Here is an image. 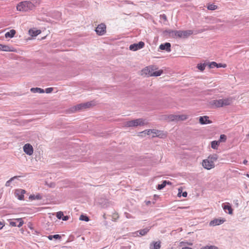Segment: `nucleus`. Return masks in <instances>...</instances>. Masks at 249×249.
I'll list each match as a JSON object with an SVG mask.
<instances>
[{
	"label": "nucleus",
	"mask_w": 249,
	"mask_h": 249,
	"mask_svg": "<svg viewBox=\"0 0 249 249\" xmlns=\"http://www.w3.org/2000/svg\"><path fill=\"white\" fill-rule=\"evenodd\" d=\"M31 91L33 93H44V90L43 89L39 88H33L31 89Z\"/></svg>",
	"instance_id": "nucleus-23"
},
{
	"label": "nucleus",
	"mask_w": 249,
	"mask_h": 249,
	"mask_svg": "<svg viewBox=\"0 0 249 249\" xmlns=\"http://www.w3.org/2000/svg\"><path fill=\"white\" fill-rule=\"evenodd\" d=\"M53 90V88H47L45 89V92L47 93H50L52 92Z\"/></svg>",
	"instance_id": "nucleus-40"
},
{
	"label": "nucleus",
	"mask_w": 249,
	"mask_h": 249,
	"mask_svg": "<svg viewBox=\"0 0 249 249\" xmlns=\"http://www.w3.org/2000/svg\"><path fill=\"white\" fill-rule=\"evenodd\" d=\"M220 142L218 141H213L211 142V147L213 149H217Z\"/></svg>",
	"instance_id": "nucleus-27"
},
{
	"label": "nucleus",
	"mask_w": 249,
	"mask_h": 249,
	"mask_svg": "<svg viewBox=\"0 0 249 249\" xmlns=\"http://www.w3.org/2000/svg\"><path fill=\"white\" fill-rule=\"evenodd\" d=\"M201 249H218V248L214 246H206L202 247Z\"/></svg>",
	"instance_id": "nucleus-37"
},
{
	"label": "nucleus",
	"mask_w": 249,
	"mask_h": 249,
	"mask_svg": "<svg viewBox=\"0 0 249 249\" xmlns=\"http://www.w3.org/2000/svg\"><path fill=\"white\" fill-rule=\"evenodd\" d=\"M40 33V31L38 30L30 29L29 34L32 36H36Z\"/></svg>",
	"instance_id": "nucleus-22"
},
{
	"label": "nucleus",
	"mask_w": 249,
	"mask_h": 249,
	"mask_svg": "<svg viewBox=\"0 0 249 249\" xmlns=\"http://www.w3.org/2000/svg\"><path fill=\"white\" fill-rule=\"evenodd\" d=\"M35 8V4L30 1H21L17 6V10L22 12H27L33 10Z\"/></svg>",
	"instance_id": "nucleus-2"
},
{
	"label": "nucleus",
	"mask_w": 249,
	"mask_h": 249,
	"mask_svg": "<svg viewBox=\"0 0 249 249\" xmlns=\"http://www.w3.org/2000/svg\"><path fill=\"white\" fill-rule=\"evenodd\" d=\"M217 68H226V64H223L221 63H217V66H216Z\"/></svg>",
	"instance_id": "nucleus-42"
},
{
	"label": "nucleus",
	"mask_w": 249,
	"mask_h": 249,
	"mask_svg": "<svg viewBox=\"0 0 249 249\" xmlns=\"http://www.w3.org/2000/svg\"><path fill=\"white\" fill-rule=\"evenodd\" d=\"M207 8L209 10H214L217 8V6L215 5H214L213 4H209L207 6Z\"/></svg>",
	"instance_id": "nucleus-32"
},
{
	"label": "nucleus",
	"mask_w": 249,
	"mask_h": 249,
	"mask_svg": "<svg viewBox=\"0 0 249 249\" xmlns=\"http://www.w3.org/2000/svg\"><path fill=\"white\" fill-rule=\"evenodd\" d=\"M16 178H17L16 176L11 178L9 180H8L7 181H6V182L5 183V186L7 187L10 186V183L11 182V181H13Z\"/></svg>",
	"instance_id": "nucleus-35"
},
{
	"label": "nucleus",
	"mask_w": 249,
	"mask_h": 249,
	"mask_svg": "<svg viewBox=\"0 0 249 249\" xmlns=\"http://www.w3.org/2000/svg\"><path fill=\"white\" fill-rule=\"evenodd\" d=\"M205 66H206V64H205V63H204V64H198L197 65V68L200 71H203L205 69Z\"/></svg>",
	"instance_id": "nucleus-31"
},
{
	"label": "nucleus",
	"mask_w": 249,
	"mask_h": 249,
	"mask_svg": "<svg viewBox=\"0 0 249 249\" xmlns=\"http://www.w3.org/2000/svg\"><path fill=\"white\" fill-rule=\"evenodd\" d=\"M163 17L164 18L166 19V16L165 15H163Z\"/></svg>",
	"instance_id": "nucleus-52"
},
{
	"label": "nucleus",
	"mask_w": 249,
	"mask_h": 249,
	"mask_svg": "<svg viewBox=\"0 0 249 249\" xmlns=\"http://www.w3.org/2000/svg\"><path fill=\"white\" fill-rule=\"evenodd\" d=\"M181 193H182V190L181 189H178V196H181Z\"/></svg>",
	"instance_id": "nucleus-47"
},
{
	"label": "nucleus",
	"mask_w": 249,
	"mask_h": 249,
	"mask_svg": "<svg viewBox=\"0 0 249 249\" xmlns=\"http://www.w3.org/2000/svg\"><path fill=\"white\" fill-rule=\"evenodd\" d=\"M91 106V103L89 102H87L85 103H82L78 104L75 106H74L72 108V111H78L85 108H87Z\"/></svg>",
	"instance_id": "nucleus-6"
},
{
	"label": "nucleus",
	"mask_w": 249,
	"mask_h": 249,
	"mask_svg": "<svg viewBox=\"0 0 249 249\" xmlns=\"http://www.w3.org/2000/svg\"><path fill=\"white\" fill-rule=\"evenodd\" d=\"M26 191L22 189H17L15 191V194L19 200H23L24 195Z\"/></svg>",
	"instance_id": "nucleus-12"
},
{
	"label": "nucleus",
	"mask_w": 249,
	"mask_h": 249,
	"mask_svg": "<svg viewBox=\"0 0 249 249\" xmlns=\"http://www.w3.org/2000/svg\"><path fill=\"white\" fill-rule=\"evenodd\" d=\"M4 226V223L2 222H0V230H1L3 227Z\"/></svg>",
	"instance_id": "nucleus-48"
},
{
	"label": "nucleus",
	"mask_w": 249,
	"mask_h": 249,
	"mask_svg": "<svg viewBox=\"0 0 249 249\" xmlns=\"http://www.w3.org/2000/svg\"><path fill=\"white\" fill-rule=\"evenodd\" d=\"M95 31L97 35L102 36L104 35L106 32V26L104 23H101L98 25Z\"/></svg>",
	"instance_id": "nucleus-7"
},
{
	"label": "nucleus",
	"mask_w": 249,
	"mask_h": 249,
	"mask_svg": "<svg viewBox=\"0 0 249 249\" xmlns=\"http://www.w3.org/2000/svg\"><path fill=\"white\" fill-rule=\"evenodd\" d=\"M79 219L82 221H89V217L85 215L82 214L80 215Z\"/></svg>",
	"instance_id": "nucleus-34"
},
{
	"label": "nucleus",
	"mask_w": 249,
	"mask_h": 249,
	"mask_svg": "<svg viewBox=\"0 0 249 249\" xmlns=\"http://www.w3.org/2000/svg\"><path fill=\"white\" fill-rule=\"evenodd\" d=\"M149 228H146L137 231V232L139 233L140 235L143 236L145 235L149 231Z\"/></svg>",
	"instance_id": "nucleus-25"
},
{
	"label": "nucleus",
	"mask_w": 249,
	"mask_h": 249,
	"mask_svg": "<svg viewBox=\"0 0 249 249\" xmlns=\"http://www.w3.org/2000/svg\"><path fill=\"white\" fill-rule=\"evenodd\" d=\"M217 63L215 62H212L209 64V67L210 68H214L216 67Z\"/></svg>",
	"instance_id": "nucleus-38"
},
{
	"label": "nucleus",
	"mask_w": 249,
	"mask_h": 249,
	"mask_svg": "<svg viewBox=\"0 0 249 249\" xmlns=\"http://www.w3.org/2000/svg\"><path fill=\"white\" fill-rule=\"evenodd\" d=\"M218 156L216 154H213L209 155L206 159L202 161V166L207 170H210L215 167L214 162L218 160Z\"/></svg>",
	"instance_id": "nucleus-1"
},
{
	"label": "nucleus",
	"mask_w": 249,
	"mask_h": 249,
	"mask_svg": "<svg viewBox=\"0 0 249 249\" xmlns=\"http://www.w3.org/2000/svg\"><path fill=\"white\" fill-rule=\"evenodd\" d=\"M167 184H171V183L167 182L166 180H164L161 184L158 185L157 188L158 190H161L165 187Z\"/></svg>",
	"instance_id": "nucleus-24"
},
{
	"label": "nucleus",
	"mask_w": 249,
	"mask_h": 249,
	"mask_svg": "<svg viewBox=\"0 0 249 249\" xmlns=\"http://www.w3.org/2000/svg\"><path fill=\"white\" fill-rule=\"evenodd\" d=\"M124 214L125 215L126 217L127 218H131L132 217L131 214L128 213H125Z\"/></svg>",
	"instance_id": "nucleus-44"
},
{
	"label": "nucleus",
	"mask_w": 249,
	"mask_h": 249,
	"mask_svg": "<svg viewBox=\"0 0 249 249\" xmlns=\"http://www.w3.org/2000/svg\"><path fill=\"white\" fill-rule=\"evenodd\" d=\"M165 32H166L170 36H172V37L175 38L178 37L177 32H178V31L168 30L165 31Z\"/></svg>",
	"instance_id": "nucleus-19"
},
{
	"label": "nucleus",
	"mask_w": 249,
	"mask_h": 249,
	"mask_svg": "<svg viewBox=\"0 0 249 249\" xmlns=\"http://www.w3.org/2000/svg\"><path fill=\"white\" fill-rule=\"evenodd\" d=\"M156 68L154 66L147 67L146 69L144 70V72L147 74L148 76H151V73H154Z\"/></svg>",
	"instance_id": "nucleus-18"
},
{
	"label": "nucleus",
	"mask_w": 249,
	"mask_h": 249,
	"mask_svg": "<svg viewBox=\"0 0 249 249\" xmlns=\"http://www.w3.org/2000/svg\"><path fill=\"white\" fill-rule=\"evenodd\" d=\"M232 103V98H228L226 99L213 100L210 102V104L216 107H220L224 106H229Z\"/></svg>",
	"instance_id": "nucleus-3"
},
{
	"label": "nucleus",
	"mask_w": 249,
	"mask_h": 249,
	"mask_svg": "<svg viewBox=\"0 0 249 249\" xmlns=\"http://www.w3.org/2000/svg\"><path fill=\"white\" fill-rule=\"evenodd\" d=\"M181 196L184 197H186L187 196V193L186 192H184L182 193Z\"/></svg>",
	"instance_id": "nucleus-46"
},
{
	"label": "nucleus",
	"mask_w": 249,
	"mask_h": 249,
	"mask_svg": "<svg viewBox=\"0 0 249 249\" xmlns=\"http://www.w3.org/2000/svg\"><path fill=\"white\" fill-rule=\"evenodd\" d=\"M178 37L179 38H187L188 36L193 34L192 30H188L185 31L178 30Z\"/></svg>",
	"instance_id": "nucleus-5"
},
{
	"label": "nucleus",
	"mask_w": 249,
	"mask_h": 249,
	"mask_svg": "<svg viewBox=\"0 0 249 249\" xmlns=\"http://www.w3.org/2000/svg\"><path fill=\"white\" fill-rule=\"evenodd\" d=\"M153 129H148V130H145L142 132L141 133H144L146 134L147 135H150L151 134H153Z\"/></svg>",
	"instance_id": "nucleus-39"
},
{
	"label": "nucleus",
	"mask_w": 249,
	"mask_h": 249,
	"mask_svg": "<svg viewBox=\"0 0 249 249\" xmlns=\"http://www.w3.org/2000/svg\"><path fill=\"white\" fill-rule=\"evenodd\" d=\"M105 205H106V204H104V205H103V206H104V207H105Z\"/></svg>",
	"instance_id": "nucleus-55"
},
{
	"label": "nucleus",
	"mask_w": 249,
	"mask_h": 249,
	"mask_svg": "<svg viewBox=\"0 0 249 249\" xmlns=\"http://www.w3.org/2000/svg\"><path fill=\"white\" fill-rule=\"evenodd\" d=\"M163 72V71L162 70H160L158 71H155L154 73H151V76H160L162 73Z\"/></svg>",
	"instance_id": "nucleus-30"
},
{
	"label": "nucleus",
	"mask_w": 249,
	"mask_h": 249,
	"mask_svg": "<svg viewBox=\"0 0 249 249\" xmlns=\"http://www.w3.org/2000/svg\"><path fill=\"white\" fill-rule=\"evenodd\" d=\"M199 123L201 124H211L212 121L209 120V117L207 116H201L199 118Z\"/></svg>",
	"instance_id": "nucleus-16"
},
{
	"label": "nucleus",
	"mask_w": 249,
	"mask_h": 249,
	"mask_svg": "<svg viewBox=\"0 0 249 249\" xmlns=\"http://www.w3.org/2000/svg\"><path fill=\"white\" fill-rule=\"evenodd\" d=\"M16 32L15 30L12 29L5 33V37L6 38H12L16 34Z\"/></svg>",
	"instance_id": "nucleus-20"
},
{
	"label": "nucleus",
	"mask_w": 249,
	"mask_h": 249,
	"mask_svg": "<svg viewBox=\"0 0 249 249\" xmlns=\"http://www.w3.org/2000/svg\"><path fill=\"white\" fill-rule=\"evenodd\" d=\"M182 249H192V248L188 247H185L182 248Z\"/></svg>",
	"instance_id": "nucleus-50"
},
{
	"label": "nucleus",
	"mask_w": 249,
	"mask_h": 249,
	"mask_svg": "<svg viewBox=\"0 0 249 249\" xmlns=\"http://www.w3.org/2000/svg\"><path fill=\"white\" fill-rule=\"evenodd\" d=\"M226 140H227V136L224 134H222L220 135V139L218 140V141L220 143L221 142H225L226 141Z\"/></svg>",
	"instance_id": "nucleus-33"
},
{
	"label": "nucleus",
	"mask_w": 249,
	"mask_h": 249,
	"mask_svg": "<svg viewBox=\"0 0 249 249\" xmlns=\"http://www.w3.org/2000/svg\"><path fill=\"white\" fill-rule=\"evenodd\" d=\"M24 152L27 155L31 156L33 153V146L29 143L25 144L23 146Z\"/></svg>",
	"instance_id": "nucleus-10"
},
{
	"label": "nucleus",
	"mask_w": 249,
	"mask_h": 249,
	"mask_svg": "<svg viewBox=\"0 0 249 249\" xmlns=\"http://www.w3.org/2000/svg\"><path fill=\"white\" fill-rule=\"evenodd\" d=\"M225 221V219H221V218H216L212 220L210 222V226H215L217 225H220L223 224Z\"/></svg>",
	"instance_id": "nucleus-11"
},
{
	"label": "nucleus",
	"mask_w": 249,
	"mask_h": 249,
	"mask_svg": "<svg viewBox=\"0 0 249 249\" xmlns=\"http://www.w3.org/2000/svg\"><path fill=\"white\" fill-rule=\"evenodd\" d=\"M247 162H248V160H244V161L243 162V164H246L247 163Z\"/></svg>",
	"instance_id": "nucleus-51"
},
{
	"label": "nucleus",
	"mask_w": 249,
	"mask_h": 249,
	"mask_svg": "<svg viewBox=\"0 0 249 249\" xmlns=\"http://www.w3.org/2000/svg\"><path fill=\"white\" fill-rule=\"evenodd\" d=\"M247 176L249 178V174H247Z\"/></svg>",
	"instance_id": "nucleus-54"
},
{
	"label": "nucleus",
	"mask_w": 249,
	"mask_h": 249,
	"mask_svg": "<svg viewBox=\"0 0 249 249\" xmlns=\"http://www.w3.org/2000/svg\"><path fill=\"white\" fill-rule=\"evenodd\" d=\"M168 119L171 121L178 122V115L171 114L168 116Z\"/></svg>",
	"instance_id": "nucleus-28"
},
{
	"label": "nucleus",
	"mask_w": 249,
	"mask_h": 249,
	"mask_svg": "<svg viewBox=\"0 0 249 249\" xmlns=\"http://www.w3.org/2000/svg\"><path fill=\"white\" fill-rule=\"evenodd\" d=\"M222 207L223 210L226 212V211H228V213L230 214H232L233 213V210L231 207V205L229 203H223L222 205Z\"/></svg>",
	"instance_id": "nucleus-14"
},
{
	"label": "nucleus",
	"mask_w": 249,
	"mask_h": 249,
	"mask_svg": "<svg viewBox=\"0 0 249 249\" xmlns=\"http://www.w3.org/2000/svg\"><path fill=\"white\" fill-rule=\"evenodd\" d=\"M23 224V221L21 218H17L12 220L10 222V225L12 227H20Z\"/></svg>",
	"instance_id": "nucleus-9"
},
{
	"label": "nucleus",
	"mask_w": 249,
	"mask_h": 249,
	"mask_svg": "<svg viewBox=\"0 0 249 249\" xmlns=\"http://www.w3.org/2000/svg\"><path fill=\"white\" fill-rule=\"evenodd\" d=\"M165 0L167 1H168V2L171 1L170 0Z\"/></svg>",
	"instance_id": "nucleus-53"
},
{
	"label": "nucleus",
	"mask_w": 249,
	"mask_h": 249,
	"mask_svg": "<svg viewBox=\"0 0 249 249\" xmlns=\"http://www.w3.org/2000/svg\"><path fill=\"white\" fill-rule=\"evenodd\" d=\"M144 46V42H139L138 43H134L129 46V49L133 51H136L142 48Z\"/></svg>",
	"instance_id": "nucleus-8"
},
{
	"label": "nucleus",
	"mask_w": 249,
	"mask_h": 249,
	"mask_svg": "<svg viewBox=\"0 0 249 249\" xmlns=\"http://www.w3.org/2000/svg\"><path fill=\"white\" fill-rule=\"evenodd\" d=\"M188 118V116L185 114L178 115V122L179 121H184Z\"/></svg>",
	"instance_id": "nucleus-29"
},
{
	"label": "nucleus",
	"mask_w": 249,
	"mask_h": 249,
	"mask_svg": "<svg viewBox=\"0 0 249 249\" xmlns=\"http://www.w3.org/2000/svg\"><path fill=\"white\" fill-rule=\"evenodd\" d=\"M69 217L68 215L64 216L62 217V220L63 221H67L69 219Z\"/></svg>",
	"instance_id": "nucleus-45"
},
{
	"label": "nucleus",
	"mask_w": 249,
	"mask_h": 249,
	"mask_svg": "<svg viewBox=\"0 0 249 249\" xmlns=\"http://www.w3.org/2000/svg\"><path fill=\"white\" fill-rule=\"evenodd\" d=\"M221 22V20L217 18H214L213 19L212 23H218L219 22Z\"/></svg>",
	"instance_id": "nucleus-41"
},
{
	"label": "nucleus",
	"mask_w": 249,
	"mask_h": 249,
	"mask_svg": "<svg viewBox=\"0 0 249 249\" xmlns=\"http://www.w3.org/2000/svg\"><path fill=\"white\" fill-rule=\"evenodd\" d=\"M146 124L145 120L140 118L136 120L127 121L125 123L124 126L125 127H136L137 126H142Z\"/></svg>",
	"instance_id": "nucleus-4"
},
{
	"label": "nucleus",
	"mask_w": 249,
	"mask_h": 249,
	"mask_svg": "<svg viewBox=\"0 0 249 249\" xmlns=\"http://www.w3.org/2000/svg\"><path fill=\"white\" fill-rule=\"evenodd\" d=\"M0 50L5 52H12L13 50L8 46L0 44Z\"/></svg>",
	"instance_id": "nucleus-21"
},
{
	"label": "nucleus",
	"mask_w": 249,
	"mask_h": 249,
	"mask_svg": "<svg viewBox=\"0 0 249 249\" xmlns=\"http://www.w3.org/2000/svg\"><path fill=\"white\" fill-rule=\"evenodd\" d=\"M153 134H153L152 137H158L160 138H163L166 136V134L163 131L154 129H153Z\"/></svg>",
	"instance_id": "nucleus-13"
},
{
	"label": "nucleus",
	"mask_w": 249,
	"mask_h": 249,
	"mask_svg": "<svg viewBox=\"0 0 249 249\" xmlns=\"http://www.w3.org/2000/svg\"><path fill=\"white\" fill-rule=\"evenodd\" d=\"M53 237L54 239H60L61 238V235H60L59 234L53 235Z\"/></svg>",
	"instance_id": "nucleus-43"
},
{
	"label": "nucleus",
	"mask_w": 249,
	"mask_h": 249,
	"mask_svg": "<svg viewBox=\"0 0 249 249\" xmlns=\"http://www.w3.org/2000/svg\"><path fill=\"white\" fill-rule=\"evenodd\" d=\"M159 48L161 50H165L167 52H170L171 51V44L169 42L161 44Z\"/></svg>",
	"instance_id": "nucleus-15"
},
{
	"label": "nucleus",
	"mask_w": 249,
	"mask_h": 249,
	"mask_svg": "<svg viewBox=\"0 0 249 249\" xmlns=\"http://www.w3.org/2000/svg\"><path fill=\"white\" fill-rule=\"evenodd\" d=\"M42 198V196L39 194L36 195H30L29 196V199H31V200H35V199L40 200Z\"/></svg>",
	"instance_id": "nucleus-26"
},
{
	"label": "nucleus",
	"mask_w": 249,
	"mask_h": 249,
	"mask_svg": "<svg viewBox=\"0 0 249 249\" xmlns=\"http://www.w3.org/2000/svg\"><path fill=\"white\" fill-rule=\"evenodd\" d=\"M160 241H153L149 246V249H160L161 245Z\"/></svg>",
	"instance_id": "nucleus-17"
},
{
	"label": "nucleus",
	"mask_w": 249,
	"mask_h": 249,
	"mask_svg": "<svg viewBox=\"0 0 249 249\" xmlns=\"http://www.w3.org/2000/svg\"><path fill=\"white\" fill-rule=\"evenodd\" d=\"M63 215V213L62 212L60 211L56 213V216L58 219H62Z\"/></svg>",
	"instance_id": "nucleus-36"
},
{
	"label": "nucleus",
	"mask_w": 249,
	"mask_h": 249,
	"mask_svg": "<svg viewBox=\"0 0 249 249\" xmlns=\"http://www.w3.org/2000/svg\"><path fill=\"white\" fill-rule=\"evenodd\" d=\"M47 237L50 240H52L53 238V235H49Z\"/></svg>",
	"instance_id": "nucleus-49"
}]
</instances>
